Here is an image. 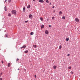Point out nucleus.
<instances>
[{"label": "nucleus", "instance_id": "423d86ee", "mask_svg": "<svg viewBox=\"0 0 80 80\" xmlns=\"http://www.w3.org/2000/svg\"><path fill=\"white\" fill-rule=\"evenodd\" d=\"M26 48V46L24 45L22 47H21L20 48L22 49V48Z\"/></svg>", "mask_w": 80, "mask_h": 80}, {"label": "nucleus", "instance_id": "b1692460", "mask_svg": "<svg viewBox=\"0 0 80 80\" xmlns=\"http://www.w3.org/2000/svg\"><path fill=\"white\" fill-rule=\"evenodd\" d=\"M25 8H23V10H25Z\"/></svg>", "mask_w": 80, "mask_h": 80}, {"label": "nucleus", "instance_id": "aec40b11", "mask_svg": "<svg viewBox=\"0 0 80 80\" xmlns=\"http://www.w3.org/2000/svg\"><path fill=\"white\" fill-rule=\"evenodd\" d=\"M40 20H41V21H43V18H40Z\"/></svg>", "mask_w": 80, "mask_h": 80}, {"label": "nucleus", "instance_id": "7ed1b4c3", "mask_svg": "<svg viewBox=\"0 0 80 80\" xmlns=\"http://www.w3.org/2000/svg\"><path fill=\"white\" fill-rule=\"evenodd\" d=\"M45 33L46 34V35H48V30H46L45 31Z\"/></svg>", "mask_w": 80, "mask_h": 80}, {"label": "nucleus", "instance_id": "dca6fc26", "mask_svg": "<svg viewBox=\"0 0 80 80\" xmlns=\"http://www.w3.org/2000/svg\"><path fill=\"white\" fill-rule=\"evenodd\" d=\"M33 32H32L31 33H30V35H33Z\"/></svg>", "mask_w": 80, "mask_h": 80}, {"label": "nucleus", "instance_id": "a211bd4d", "mask_svg": "<svg viewBox=\"0 0 80 80\" xmlns=\"http://www.w3.org/2000/svg\"><path fill=\"white\" fill-rule=\"evenodd\" d=\"M62 12L60 11V12H59V14L60 15H61V14H62Z\"/></svg>", "mask_w": 80, "mask_h": 80}, {"label": "nucleus", "instance_id": "f704fd0d", "mask_svg": "<svg viewBox=\"0 0 80 80\" xmlns=\"http://www.w3.org/2000/svg\"><path fill=\"white\" fill-rule=\"evenodd\" d=\"M6 37H8V36H7V35H6Z\"/></svg>", "mask_w": 80, "mask_h": 80}, {"label": "nucleus", "instance_id": "bb28decb", "mask_svg": "<svg viewBox=\"0 0 80 80\" xmlns=\"http://www.w3.org/2000/svg\"><path fill=\"white\" fill-rule=\"evenodd\" d=\"M35 78H37V75H35Z\"/></svg>", "mask_w": 80, "mask_h": 80}, {"label": "nucleus", "instance_id": "473e14b6", "mask_svg": "<svg viewBox=\"0 0 80 80\" xmlns=\"http://www.w3.org/2000/svg\"><path fill=\"white\" fill-rule=\"evenodd\" d=\"M2 75V72L1 74H0V75Z\"/></svg>", "mask_w": 80, "mask_h": 80}, {"label": "nucleus", "instance_id": "f3484780", "mask_svg": "<svg viewBox=\"0 0 80 80\" xmlns=\"http://www.w3.org/2000/svg\"><path fill=\"white\" fill-rule=\"evenodd\" d=\"M33 47H34V48H36L37 47L36 45H33Z\"/></svg>", "mask_w": 80, "mask_h": 80}, {"label": "nucleus", "instance_id": "f8f14e48", "mask_svg": "<svg viewBox=\"0 0 80 80\" xmlns=\"http://www.w3.org/2000/svg\"><path fill=\"white\" fill-rule=\"evenodd\" d=\"M8 17H11V14L10 13H9V14H8Z\"/></svg>", "mask_w": 80, "mask_h": 80}, {"label": "nucleus", "instance_id": "a19ab883", "mask_svg": "<svg viewBox=\"0 0 80 80\" xmlns=\"http://www.w3.org/2000/svg\"><path fill=\"white\" fill-rule=\"evenodd\" d=\"M20 70V69L18 68V70Z\"/></svg>", "mask_w": 80, "mask_h": 80}, {"label": "nucleus", "instance_id": "e433bc0d", "mask_svg": "<svg viewBox=\"0 0 80 80\" xmlns=\"http://www.w3.org/2000/svg\"><path fill=\"white\" fill-rule=\"evenodd\" d=\"M33 2H35V0H33Z\"/></svg>", "mask_w": 80, "mask_h": 80}, {"label": "nucleus", "instance_id": "72a5a7b5", "mask_svg": "<svg viewBox=\"0 0 80 80\" xmlns=\"http://www.w3.org/2000/svg\"><path fill=\"white\" fill-rule=\"evenodd\" d=\"M49 27H50V28L51 27V25H49Z\"/></svg>", "mask_w": 80, "mask_h": 80}, {"label": "nucleus", "instance_id": "c85d7f7f", "mask_svg": "<svg viewBox=\"0 0 80 80\" xmlns=\"http://www.w3.org/2000/svg\"><path fill=\"white\" fill-rule=\"evenodd\" d=\"M2 63H3V61H2Z\"/></svg>", "mask_w": 80, "mask_h": 80}, {"label": "nucleus", "instance_id": "393cba45", "mask_svg": "<svg viewBox=\"0 0 80 80\" xmlns=\"http://www.w3.org/2000/svg\"><path fill=\"white\" fill-rule=\"evenodd\" d=\"M52 20H54V17H52Z\"/></svg>", "mask_w": 80, "mask_h": 80}, {"label": "nucleus", "instance_id": "cd10ccee", "mask_svg": "<svg viewBox=\"0 0 80 80\" xmlns=\"http://www.w3.org/2000/svg\"><path fill=\"white\" fill-rule=\"evenodd\" d=\"M19 59H18V58H17V60H16V62H17V61H18V60H19Z\"/></svg>", "mask_w": 80, "mask_h": 80}, {"label": "nucleus", "instance_id": "1a4fd4ad", "mask_svg": "<svg viewBox=\"0 0 80 80\" xmlns=\"http://www.w3.org/2000/svg\"><path fill=\"white\" fill-rule=\"evenodd\" d=\"M53 68H54V69H56V68H57V66H53Z\"/></svg>", "mask_w": 80, "mask_h": 80}, {"label": "nucleus", "instance_id": "6ab92c4d", "mask_svg": "<svg viewBox=\"0 0 80 80\" xmlns=\"http://www.w3.org/2000/svg\"><path fill=\"white\" fill-rule=\"evenodd\" d=\"M4 8H5V11H7V8H6V6Z\"/></svg>", "mask_w": 80, "mask_h": 80}, {"label": "nucleus", "instance_id": "c9c22d12", "mask_svg": "<svg viewBox=\"0 0 80 80\" xmlns=\"http://www.w3.org/2000/svg\"><path fill=\"white\" fill-rule=\"evenodd\" d=\"M54 7H55L53 6V7H52V8H54Z\"/></svg>", "mask_w": 80, "mask_h": 80}, {"label": "nucleus", "instance_id": "58836bf2", "mask_svg": "<svg viewBox=\"0 0 80 80\" xmlns=\"http://www.w3.org/2000/svg\"><path fill=\"white\" fill-rule=\"evenodd\" d=\"M50 5H51V3H50Z\"/></svg>", "mask_w": 80, "mask_h": 80}, {"label": "nucleus", "instance_id": "39448f33", "mask_svg": "<svg viewBox=\"0 0 80 80\" xmlns=\"http://www.w3.org/2000/svg\"><path fill=\"white\" fill-rule=\"evenodd\" d=\"M39 2L40 3H43L44 2V1L43 0H39Z\"/></svg>", "mask_w": 80, "mask_h": 80}, {"label": "nucleus", "instance_id": "f257e3e1", "mask_svg": "<svg viewBox=\"0 0 80 80\" xmlns=\"http://www.w3.org/2000/svg\"><path fill=\"white\" fill-rule=\"evenodd\" d=\"M12 13L13 15H15L17 13V12L15 10H13L12 11Z\"/></svg>", "mask_w": 80, "mask_h": 80}, {"label": "nucleus", "instance_id": "0eeeda50", "mask_svg": "<svg viewBox=\"0 0 80 80\" xmlns=\"http://www.w3.org/2000/svg\"><path fill=\"white\" fill-rule=\"evenodd\" d=\"M30 5H29L27 7V8H30Z\"/></svg>", "mask_w": 80, "mask_h": 80}, {"label": "nucleus", "instance_id": "ddd939ff", "mask_svg": "<svg viewBox=\"0 0 80 80\" xmlns=\"http://www.w3.org/2000/svg\"><path fill=\"white\" fill-rule=\"evenodd\" d=\"M62 48V45H60L59 46V49H61Z\"/></svg>", "mask_w": 80, "mask_h": 80}, {"label": "nucleus", "instance_id": "9b49d317", "mask_svg": "<svg viewBox=\"0 0 80 80\" xmlns=\"http://www.w3.org/2000/svg\"><path fill=\"white\" fill-rule=\"evenodd\" d=\"M44 28V25H42L41 26V28Z\"/></svg>", "mask_w": 80, "mask_h": 80}, {"label": "nucleus", "instance_id": "20e7f679", "mask_svg": "<svg viewBox=\"0 0 80 80\" xmlns=\"http://www.w3.org/2000/svg\"><path fill=\"white\" fill-rule=\"evenodd\" d=\"M75 20L76 22H79V20L78 19V18H76Z\"/></svg>", "mask_w": 80, "mask_h": 80}, {"label": "nucleus", "instance_id": "4468645a", "mask_svg": "<svg viewBox=\"0 0 80 80\" xmlns=\"http://www.w3.org/2000/svg\"><path fill=\"white\" fill-rule=\"evenodd\" d=\"M8 67H10V63H8Z\"/></svg>", "mask_w": 80, "mask_h": 80}, {"label": "nucleus", "instance_id": "7c9ffc66", "mask_svg": "<svg viewBox=\"0 0 80 80\" xmlns=\"http://www.w3.org/2000/svg\"><path fill=\"white\" fill-rule=\"evenodd\" d=\"M11 2V0H9V2Z\"/></svg>", "mask_w": 80, "mask_h": 80}, {"label": "nucleus", "instance_id": "2f4dec72", "mask_svg": "<svg viewBox=\"0 0 80 80\" xmlns=\"http://www.w3.org/2000/svg\"><path fill=\"white\" fill-rule=\"evenodd\" d=\"M7 0H6L5 1V3H6V2H7Z\"/></svg>", "mask_w": 80, "mask_h": 80}, {"label": "nucleus", "instance_id": "79ce46f5", "mask_svg": "<svg viewBox=\"0 0 80 80\" xmlns=\"http://www.w3.org/2000/svg\"><path fill=\"white\" fill-rule=\"evenodd\" d=\"M1 76H1V75H0V77H1Z\"/></svg>", "mask_w": 80, "mask_h": 80}, {"label": "nucleus", "instance_id": "a878e982", "mask_svg": "<svg viewBox=\"0 0 80 80\" xmlns=\"http://www.w3.org/2000/svg\"><path fill=\"white\" fill-rule=\"evenodd\" d=\"M70 54H68L67 55V56H70Z\"/></svg>", "mask_w": 80, "mask_h": 80}, {"label": "nucleus", "instance_id": "c756f323", "mask_svg": "<svg viewBox=\"0 0 80 80\" xmlns=\"http://www.w3.org/2000/svg\"><path fill=\"white\" fill-rule=\"evenodd\" d=\"M0 80H2V78H0Z\"/></svg>", "mask_w": 80, "mask_h": 80}, {"label": "nucleus", "instance_id": "2eb2a0df", "mask_svg": "<svg viewBox=\"0 0 80 80\" xmlns=\"http://www.w3.org/2000/svg\"><path fill=\"white\" fill-rule=\"evenodd\" d=\"M24 52L25 53H28V50H26V51H25Z\"/></svg>", "mask_w": 80, "mask_h": 80}, {"label": "nucleus", "instance_id": "4be33fe9", "mask_svg": "<svg viewBox=\"0 0 80 80\" xmlns=\"http://www.w3.org/2000/svg\"><path fill=\"white\" fill-rule=\"evenodd\" d=\"M68 68H69V69H71V67H68Z\"/></svg>", "mask_w": 80, "mask_h": 80}, {"label": "nucleus", "instance_id": "ea45409f", "mask_svg": "<svg viewBox=\"0 0 80 80\" xmlns=\"http://www.w3.org/2000/svg\"><path fill=\"white\" fill-rule=\"evenodd\" d=\"M72 74H73V72H72Z\"/></svg>", "mask_w": 80, "mask_h": 80}, {"label": "nucleus", "instance_id": "6e6552de", "mask_svg": "<svg viewBox=\"0 0 80 80\" xmlns=\"http://www.w3.org/2000/svg\"><path fill=\"white\" fill-rule=\"evenodd\" d=\"M62 18L63 20H65V16H63L62 17Z\"/></svg>", "mask_w": 80, "mask_h": 80}, {"label": "nucleus", "instance_id": "9d476101", "mask_svg": "<svg viewBox=\"0 0 80 80\" xmlns=\"http://www.w3.org/2000/svg\"><path fill=\"white\" fill-rule=\"evenodd\" d=\"M66 40L67 42H68L69 40V38H67L66 39Z\"/></svg>", "mask_w": 80, "mask_h": 80}, {"label": "nucleus", "instance_id": "5701e85b", "mask_svg": "<svg viewBox=\"0 0 80 80\" xmlns=\"http://www.w3.org/2000/svg\"><path fill=\"white\" fill-rule=\"evenodd\" d=\"M28 22V21H25V23H27V22Z\"/></svg>", "mask_w": 80, "mask_h": 80}, {"label": "nucleus", "instance_id": "412c9836", "mask_svg": "<svg viewBox=\"0 0 80 80\" xmlns=\"http://www.w3.org/2000/svg\"><path fill=\"white\" fill-rule=\"evenodd\" d=\"M46 2H47V3H48V2H49L48 0H46Z\"/></svg>", "mask_w": 80, "mask_h": 80}, {"label": "nucleus", "instance_id": "4c0bfd02", "mask_svg": "<svg viewBox=\"0 0 80 80\" xmlns=\"http://www.w3.org/2000/svg\"><path fill=\"white\" fill-rule=\"evenodd\" d=\"M48 19H47V21H48Z\"/></svg>", "mask_w": 80, "mask_h": 80}, {"label": "nucleus", "instance_id": "f03ea898", "mask_svg": "<svg viewBox=\"0 0 80 80\" xmlns=\"http://www.w3.org/2000/svg\"><path fill=\"white\" fill-rule=\"evenodd\" d=\"M29 17L31 19H32V17H33V16H32V14H30L29 16Z\"/></svg>", "mask_w": 80, "mask_h": 80}]
</instances>
